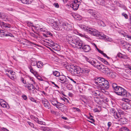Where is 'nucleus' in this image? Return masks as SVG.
<instances>
[{
  "label": "nucleus",
  "mask_w": 131,
  "mask_h": 131,
  "mask_svg": "<svg viewBox=\"0 0 131 131\" xmlns=\"http://www.w3.org/2000/svg\"><path fill=\"white\" fill-rule=\"evenodd\" d=\"M80 27L87 31L90 34L98 37L101 39H104L105 35L102 33L99 32L97 30L93 28H90L82 24L79 25Z\"/></svg>",
  "instance_id": "obj_1"
},
{
  "label": "nucleus",
  "mask_w": 131,
  "mask_h": 131,
  "mask_svg": "<svg viewBox=\"0 0 131 131\" xmlns=\"http://www.w3.org/2000/svg\"><path fill=\"white\" fill-rule=\"evenodd\" d=\"M67 41L74 48L78 49H81L82 45V42L79 38L75 36H67Z\"/></svg>",
  "instance_id": "obj_2"
},
{
  "label": "nucleus",
  "mask_w": 131,
  "mask_h": 131,
  "mask_svg": "<svg viewBox=\"0 0 131 131\" xmlns=\"http://www.w3.org/2000/svg\"><path fill=\"white\" fill-rule=\"evenodd\" d=\"M88 59L87 61L91 63L94 67L97 68L98 70L101 71L103 72H106L109 71V68L107 67L102 64L100 62L97 60H90Z\"/></svg>",
  "instance_id": "obj_3"
},
{
  "label": "nucleus",
  "mask_w": 131,
  "mask_h": 131,
  "mask_svg": "<svg viewBox=\"0 0 131 131\" xmlns=\"http://www.w3.org/2000/svg\"><path fill=\"white\" fill-rule=\"evenodd\" d=\"M57 28L58 30L63 31L64 30H66L67 31H69L72 29V27L71 24L67 23H63L61 25H57Z\"/></svg>",
  "instance_id": "obj_4"
},
{
  "label": "nucleus",
  "mask_w": 131,
  "mask_h": 131,
  "mask_svg": "<svg viewBox=\"0 0 131 131\" xmlns=\"http://www.w3.org/2000/svg\"><path fill=\"white\" fill-rule=\"evenodd\" d=\"M81 69L80 67L73 65H70L69 70L70 72L73 75L79 74L81 73Z\"/></svg>",
  "instance_id": "obj_5"
},
{
  "label": "nucleus",
  "mask_w": 131,
  "mask_h": 131,
  "mask_svg": "<svg viewBox=\"0 0 131 131\" xmlns=\"http://www.w3.org/2000/svg\"><path fill=\"white\" fill-rule=\"evenodd\" d=\"M71 2V7L74 10H77L80 4V2L78 1V0H72Z\"/></svg>",
  "instance_id": "obj_6"
},
{
  "label": "nucleus",
  "mask_w": 131,
  "mask_h": 131,
  "mask_svg": "<svg viewBox=\"0 0 131 131\" xmlns=\"http://www.w3.org/2000/svg\"><path fill=\"white\" fill-rule=\"evenodd\" d=\"M89 13L92 15L94 19H97L100 16V14L98 12L93 10H90L89 11Z\"/></svg>",
  "instance_id": "obj_7"
},
{
  "label": "nucleus",
  "mask_w": 131,
  "mask_h": 131,
  "mask_svg": "<svg viewBox=\"0 0 131 131\" xmlns=\"http://www.w3.org/2000/svg\"><path fill=\"white\" fill-rule=\"evenodd\" d=\"M104 79L102 77H96L94 78V82L95 84L97 85H98L99 86H101L102 83L104 81Z\"/></svg>",
  "instance_id": "obj_8"
},
{
  "label": "nucleus",
  "mask_w": 131,
  "mask_h": 131,
  "mask_svg": "<svg viewBox=\"0 0 131 131\" xmlns=\"http://www.w3.org/2000/svg\"><path fill=\"white\" fill-rule=\"evenodd\" d=\"M102 83L101 86H100L104 90H107L109 87V82L107 80L104 79Z\"/></svg>",
  "instance_id": "obj_9"
},
{
  "label": "nucleus",
  "mask_w": 131,
  "mask_h": 131,
  "mask_svg": "<svg viewBox=\"0 0 131 131\" xmlns=\"http://www.w3.org/2000/svg\"><path fill=\"white\" fill-rule=\"evenodd\" d=\"M48 40V41L47 42V43H48L47 45L51 47L54 50H57L56 49L57 45L54 43L51 40Z\"/></svg>",
  "instance_id": "obj_10"
},
{
  "label": "nucleus",
  "mask_w": 131,
  "mask_h": 131,
  "mask_svg": "<svg viewBox=\"0 0 131 131\" xmlns=\"http://www.w3.org/2000/svg\"><path fill=\"white\" fill-rule=\"evenodd\" d=\"M58 79L60 80L59 81L62 84H64L65 83H67L68 80L66 77L64 75H60L58 77Z\"/></svg>",
  "instance_id": "obj_11"
},
{
  "label": "nucleus",
  "mask_w": 131,
  "mask_h": 131,
  "mask_svg": "<svg viewBox=\"0 0 131 131\" xmlns=\"http://www.w3.org/2000/svg\"><path fill=\"white\" fill-rule=\"evenodd\" d=\"M109 70L108 71L106 72H103L104 73H107L108 76L111 78L114 79L116 76V74L115 72L112 71L109 68Z\"/></svg>",
  "instance_id": "obj_12"
},
{
  "label": "nucleus",
  "mask_w": 131,
  "mask_h": 131,
  "mask_svg": "<svg viewBox=\"0 0 131 131\" xmlns=\"http://www.w3.org/2000/svg\"><path fill=\"white\" fill-rule=\"evenodd\" d=\"M121 108L123 110H128L131 108V104L128 103H124L121 105Z\"/></svg>",
  "instance_id": "obj_13"
},
{
  "label": "nucleus",
  "mask_w": 131,
  "mask_h": 131,
  "mask_svg": "<svg viewBox=\"0 0 131 131\" xmlns=\"http://www.w3.org/2000/svg\"><path fill=\"white\" fill-rule=\"evenodd\" d=\"M42 103L44 106L46 108L49 109L50 107V105L48 101L45 99L42 100Z\"/></svg>",
  "instance_id": "obj_14"
},
{
  "label": "nucleus",
  "mask_w": 131,
  "mask_h": 131,
  "mask_svg": "<svg viewBox=\"0 0 131 131\" xmlns=\"http://www.w3.org/2000/svg\"><path fill=\"white\" fill-rule=\"evenodd\" d=\"M81 48L85 52H88L91 49L90 46L86 45H83L82 43Z\"/></svg>",
  "instance_id": "obj_15"
},
{
  "label": "nucleus",
  "mask_w": 131,
  "mask_h": 131,
  "mask_svg": "<svg viewBox=\"0 0 131 131\" xmlns=\"http://www.w3.org/2000/svg\"><path fill=\"white\" fill-rule=\"evenodd\" d=\"M90 69L86 67L82 68L81 69V73L88 75L90 71Z\"/></svg>",
  "instance_id": "obj_16"
},
{
  "label": "nucleus",
  "mask_w": 131,
  "mask_h": 131,
  "mask_svg": "<svg viewBox=\"0 0 131 131\" xmlns=\"http://www.w3.org/2000/svg\"><path fill=\"white\" fill-rule=\"evenodd\" d=\"M118 121L120 122L121 124H125L127 123L128 120L125 117H123L119 118Z\"/></svg>",
  "instance_id": "obj_17"
},
{
  "label": "nucleus",
  "mask_w": 131,
  "mask_h": 131,
  "mask_svg": "<svg viewBox=\"0 0 131 131\" xmlns=\"http://www.w3.org/2000/svg\"><path fill=\"white\" fill-rule=\"evenodd\" d=\"M61 105L59 106L57 108L62 111H66L67 106L63 104H62Z\"/></svg>",
  "instance_id": "obj_18"
},
{
  "label": "nucleus",
  "mask_w": 131,
  "mask_h": 131,
  "mask_svg": "<svg viewBox=\"0 0 131 131\" xmlns=\"http://www.w3.org/2000/svg\"><path fill=\"white\" fill-rule=\"evenodd\" d=\"M25 87L27 88L28 89L30 90H32L33 89H36L37 90H38L36 88H34V85L32 84H27L25 86Z\"/></svg>",
  "instance_id": "obj_19"
},
{
  "label": "nucleus",
  "mask_w": 131,
  "mask_h": 131,
  "mask_svg": "<svg viewBox=\"0 0 131 131\" xmlns=\"http://www.w3.org/2000/svg\"><path fill=\"white\" fill-rule=\"evenodd\" d=\"M128 94V93L127 92V91L123 88V90H122V91H121L120 94H119V95L122 96L127 97Z\"/></svg>",
  "instance_id": "obj_20"
},
{
  "label": "nucleus",
  "mask_w": 131,
  "mask_h": 131,
  "mask_svg": "<svg viewBox=\"0 0 131 131\" xmlns=\"http://www.w3.org/2000/svg\"><path fill=\"white\" fill-rule=\"evenodd\" d=\"M34 120L38 123L41 125H43V123H45V122H43L42 121H39L38 118L37 117L34 116Z\"/></svg>",
  "instance_id": "obj_21"
},
{
  "label": "nucleus",
  "mask_w": 131,
  "mask_h": 131,
  "mask_svg": "<svg viewBox=\"0 0 131 131\" xmlns=\"http://www.w3.org/2000/svg\"><path fill=\"white\" fill-rule=\"evenodd\" d=\"M11 27V25L10 24L7 23H5L3 24L2 27L4 29H6L7 28H10Z\"/></svg>",
  "instance_id": "obj_22"
},
{
  "label": "nucleus",
  "mask_w": 131,
  "mask_h": 131,
  "mask_svg": "<svg viewBox=\"0 0 131 131\" xmlns=\"http://www.w3.org/2000/svg\"><path fill=\"white\" fill-rule=\"evenodd\" d=\"M122 90H123V88H122L121 86H119V87L116 91L115 92L117 94L119 95V94H120V92H121V91H122Z\"/></svg>",
  "instance_id": "obj_23"
},
{
  "label": "nucleus",
  "mask_w": 131,
  "mask_h": 131,
  "mask_svg": "<svg viewBox=\"0 0 131 131\" xmlns=\"http://www.w3.org/2000/svg\"><path fill=\"white\" fill-rule=\"evenodd\" d=\"M28 68L30 70V72L34 75L36 74L37 72L34 70L31 66H29L28 67Z\"/></svg>",
  "instance_id": "obj_24"
},
{
  "label": "nucleus",
  "mask_w": 131,
  "mask_h": 131,
  "mask_svg": "<svg viewBox=\"0 0 131 131\" xmlns=\"http://www.w3.org/2000/svg\"><path fill=\"white\" fill-rule=\"evenodd\" d=\"M31 65L32 66H35L37 65V62L35 59H33L31 60Z\"/></svg>",
  "instance_id": "obj_25"
},
{
  "label": "nucleus",
  "mask_w": 131,
  "mask_h": 131,
  "mask_svg": "<svg viewBox=\"0 0 131 131\" xmlns=\"http://www.w3.org/2000/svg\"><path fill=\"white\" fill-rule=\"evenodd\" d=\"M43 65V64L42 62L39 61L37 62V66L38 68H42Z\"/></svg>",
  "instance_id": "obj_26"
},
{
  "label": "nucleus",
  "mask_w": 131,
  "mask_h": 131,
  "mask_svg": "<svg viewBox=\"0 0 131 131\" xmlns=\"http://www.w3.org/2000/svg\"><path fill=\"white\" fill-rule=\"evenodd\" d=\"M115 118L116 119H117L119 118H121V115L120 114V112H118V113H116L114 114Z\"/></svg>",
  "instance_id": "obj_27"
},
{
  "label": "nucleus",
  "mask_w": 131,
  "mask_h": 131,
  "mask_svg": "<svg viewBox=\"0 0 131 131\" xmlns=\"http://www.w3.org/2000/svg\"><path fill=\"white\" fill-rule=\"evenodd\" d=\"M99 4L102 5H104L105 4V2L104 0H97Z\"/></svg>",
  "instance_id": "obj_28"
},
{
  "label": "nucleus",
  "mask_w": 131,
  "mask_h": 131,
  "mask_svg": "<svg viewBox=\"0 0 131 131\" xmlns=\"http://www.w3.org/2000/svg\"><path fill=\"white\" fill-rule=\"evenodd\" d=\"M94 100L96 103L98 104L101 101L100 98L98 97H94Z\"/></svg>",
  "instance_id": "obj_29"
},
{
  "label": "nucleus",
  "mask_w": 131,
  "mask_h": 131,
  "mask_svg": "<svg viewBox=\"0 0 131 131\" xmlns=\"http://www.w3.org/2000/svg\"><path fill=\"white\" fill-rule=\"evenodd\" d=\"M40 128L42 130L44 131H48L50 130L48 128L46 127H41Z\"/></svg>",
  "instance_id": "obj_30"
},
{
  "label": "nucleus",
  "mask_w": 131,
  "mask_h": 131,
  "mask_svg": "<svg viewBox=\"0 0 131 131\" xmlns=\"http://www.w3.org/2000/svg\"><path fill=\"white\" fill-rule=\"evenodd\" d=\"M53 74L56 77H59L60 75V73L57 71H54L53 72Z\"/></svg>",
  "instance_id": "obj_31"
},
{
  "label": "nucleus",
  "mask_w": 131,
  "mask_h": 131,
  "mask_svg": "<svg viewBox=\"0 0 131 131\" xmlns=\"http://www.w3.org/2000/svg\"><path fill=\"white\" fill-rule=\"evenodd\" d=\"M2 31L1 33V35L3 36H10L9 34H5V33L3 32V30H1Z\"/></svg>",
  "instance_id": "obj_32"
},
{
  "label": "nucleus",
  "mask_w": 131,
  "mask_h": 131,
  "mask_svg": "<svg viewBox=\"0 0 131 131\" xmlns=\"http://www.w3.org/2000/svg\"><path fill=\"white\" fill-rule=\"evenodd\" d=\"M67 89L69 90H71L72 89L73 86L71 84H68L67 86Z\"/></svg>",
  "instance_id": "obj_33"
},
{
  "label": "nucleus",
  "mask_w": 131,
  "mask_h": 131,
  "mask_svg": "<svg viewBox=\"0 0 131 131\" xmlns=\"http://www.w3.org/2000/svg\"><path fill=\"white\" fill-rule=\"evenodd\" d=\"M104 39L106 40L107 41H111V39L109 38L108 36H105Z\"/></svg>",
  "instance_id": "obj_34"
},
{
  "label": "nucleus",
  "mask_w": 131,
  "mask_h": 131,
  "mask_svg": "<svg viewBox=\"0 0 131 131\" xmlns=\"http://www.w3.org/2000/svg\"><path fill=\"white\" fill-rule=\"evenodd\" d=\"M117 56L120 58H123L124 57L123 56V54L120 53H118L117 55Z\"/></svg>",
  "instance_id": "obj_35"
},
{
  "label": "nucleus",
  "mask_w": 131,
  "mask_h": 131,
  "mask_svg": "<svg viewBox=\"0 0 131 131\" xmlns=\"http://www.w3.org/2000/svg\"><path fill=\"white\" fill-rule=\"evenodd\" d=\"M122 15L124 16L126 19H127L128 18V15L125 13H123L122 14Z\"/></svg>",
  "instance_id": "obj_36"
},
{
  "label": "nucleus",
  "mask_w": 131,
  "mask_h": 131,
  "mask_svg": "<svg viewBox=\"0 0 131 131\" xmlns=\"http://www.w3.org/2000/svg\"><path fill=\"white\" fill-rule=\"evenodd\" d=\"M27 123L30 126H31L33 128H34V124L31 123V122L28 121L27 122Z\"/></svg>",
  "instance_id": "obj_37"
},
{
  "label": "nucleus",
  "mask_w": 131,
  "mask_h": 131,
  "mask_svg": "<svg viewBox=\"0 0 131 131\" xmlns=\"http://www.w3.org/2000/svg\"><path fill=\"white\" fill-rule=\"evenodd\" d=\"M124 36L126 38H127L128 40H131V36L129 35H124Z\"/></svg>",
  "instance_id": "obj_38"
},
{
  "label": "nucleus",
  "mask_w": 131,
  "mask_h": 131,
  "mask_svg": "<svg viewBox=\"0 0 131 131\" xmlns=\"http://www.w3.org/2000/svg\"><path fill=\"white\" fill-rule=\"evenodd\" d=\"M27 23L28 25H29L31 26H33V23L30 22H29L28 21H27Z\"/></svg>",
  "instance_id": "obj_39"
},
{
  "label": "nucleus",
  "mask_w": 131,
  "mask_h": 131,
  "mask_svg": "<svg viewBox=\"0 0 131 131\" xmlns=\"http://www.w3.org/2000/svg\"><path fill=\"white\" fill-rule=\"evenodd\" d=\"M125 72L127 74L130 75L131 74V71L128 69H127L125 70Z\"/></svg>",
  "instance_id": "obj_40"
},
{
  "label": "nucleus",
  "mask_w": 131,
  "mask_h": 131,
  "mask_svg": "<svg viewBox=\"0 0 131 131\" xmlns=\"http://www.w3.org/2000/svg\"><path fill=\"white\" fill-rule=\"evenodd\" d=\"M100 23L102 26L103 27H105L106 26V25L102 21H101L100 22Z\"/></svg>",
  "instance_id": "obj_41"
},
{
  "label": "nucleus",
  "mask_w": 131,
  "mask_h": 131,
  "mask_svg": "<svg viewBox=\"0 0 131 131\" xmlns=\"http://www.w3.org/2000/svg\"><path fill=\"white\" fill-rule=\"evenodd\" d=\"M126 42L124 41L123 40H122L120 41V44L122 46H124Z\"/></svg>",
  "instance_id": "obj_42"
},
{
  "label": "nucleus",
  "mask_w": 131,
  "mask_h": 131,
  "mask_svg": "<svg viewBox=\"0 0 131 131\" xmlns=\"http://www.w3.org/2000/svg\"><path fill=\"white\" fill-rule=\"evenodd\" d=\"M123 100L126 102V103H129L130 100L127 99H123Z\"/></svg>",
  "instance_id": "obj_43"
},
{
  "label": "nucleus",
  "mask_w": 131,
  "mask_h": 131,
  "mask_svg": "<svg viewBox=\"0 0 131 131\" xmlns=\"http://www.w3.org/2000/svg\"><path fill=\"white\" fill-rule=\"evenodd\" d=\"M53 5L56 8H58L59 7V5L57 3H55Z\"/></svg>",
  "instance_id": "obj_44"
},
{
  "label": "nucleus",
  "mask_w": 131,
  "mask_h": 131,
  "mask_svg": "<svg viewBox=\"0 0 131 131\" xmlns=\"http://www.w3.org/2000/svg\"><path fill=\"white\" fill-rule=\"evenodd\" d=\"M111 83L112 84V86L113 88L114 87H115L116 86H117V84L115 83H112L111 82Z\"/></svg>",
  "instance_id": "obj_45"
},
{
  "label": "nucleus",
  "mask_w": 131,
  "mask_h": 131,
  "mask_svg": "<svg viewBox=\"0 0 131 131\" xmlns=\"http://www.w3.org/2000/svg\"><path fill=\"white\" fill-rule=\"evenodd\" d=\"M46 33L47 35H49L52 36H53V34L49 31H46Z\"/></svg>",
  "instance_id": "obj_46"
},
{
  "label": "nucleus",
  "mask_w": 131,
  "mask_h": 131,
  "mask_svg": "<svg viewBox=\"0 0 131 131\" xmlns=\"http://www.w3.org/2000/svg\"><path fill=\"white\" fill-rule=\"evenodd\" d=\"M112 125V123L111 122H108L107 123V126L108 127L107 128V129H109L110 127Z\"/></svg>",
  "instance_id": "obj_47"
},
{
  "label": "nucleus",
  "mask_w": 131,
  "mask_h": 131,
  "mask_svg": "<svg viewBox=\"0 0 131 131\" xmlns=\"http://www.w3.org/2000/svg\"><path fill=\"white\" fill-rule=\"evenodd\" d=\"M119 86H118V85H117V86H116L115 87H114L113 88L114 92H115L116 91L117 89L119 88Z\"/></svg>",
  "instance_id": "obj_48"
},
{
  "label": "nucleus",
  "mask_w": 131,
  "mask_h": 131,
  "mask_svg": "<svg viewBox=\"0 0 131 131\" xmlns=\"http://www.w3.org/2000/svg\"><path fill=\"white\" fill-rule=\"evenodd\" d=\"M30 100H31L32 102H36V101L32 97H30L29 98Z\"/></svg>",
  "instance_id": "obj_49"
},
{
  "label": "nucleus",
  "mask_w": 131,
  "mask_h": 131,
  "mask_svg": "<svg viewBox=\"0 0 131 131\" xmlns=\"http://www.w3.org/2000/svg\"><path fill=\"white\" fill-rule=\"evenodd\" d=\"M21 81L23 83L25 84L26 83V81L25 80V79L21 77Z\"/></svg>",
  "instance_id": "obj_50"
},
{
  "label": "nucleus",
  "mask_w": 131,
  "mask_h": 131,
  "mask_svg": "<svg viewBox=\"0 0 131 131\" xmlns=\"http://www.w3.org/2000/svg\"><path fill=\"white\" fill-rule=\"evenodd\" d=\"M22 97L25 100H26L27 99V96L25 95H22Z\"/></svg>",
  "instance_id": "obj_51"
},
{
  "label": "nucleus",
  "mask_w": 131,
  "mask_h": 131,
  "mask_svg": "<svg viewBox=\"0 0 131 131\" xmlns=\"http://www.w3.org/2000/svg\"><path fill=\"white\" fill-rule=\"evenodd\" d=\"M128 43L127 42H126L125 43V44H124V46H123L124 47V48H125L127 49Z\"/></svg>",
  "instance_id": "obj_52"
},
{
  "label": "nucleus",
  "mask_w": 131,
  "mask_h": 131,
  "mask_svg": "<svg viewBox=\"0 0 131 131\" xmlns=\"http://www.w3.org/2000/svg\"><path fill=\"white\" fill-rule=\"evenodd\" d=\"M110 112L111 113H114L115 112V110L114 108H112L110 110Z\"/></svg>",
  "instance_id": "obj_53"
},
{
  "label": "nucleus",
  "mask_w": 131,
  "mask_h": 131,
  "mask_svg": "<svg viewBox=\"0 0 131 131\" xmlns=\"http://www.w3.org/2000/svg\"><path fill=\"white\" fill-rule=\"evenodd\" d=\"M71 1L70 2V3L69 4H67L66 5V6L67 7H68V8H69V7H71Z\"/></svg>",
  "instance_id": "obj_54"
},
{
  "label": "nucleus",
  "mask_w": 131,
  "mask_h": 131,
  "mask_svg": "<svg viewBox=\"0 0 131 131\" xmlns=\"http://www.w3.org/2000/svg\"><path fill=\"white\" fill-rule=\"evenodd\" d=\"M93 111L94 112H98L99 113L100 112L98 110V109L97 108H95L93 110Z\"/></svg>",
  "instance_id": "obj_55"
},
{
  "label": "nucleus",
  "mask_w": 131,
  "mask_h": 131,
  "mask_svg": "<svg viewBox=\"0 0 131 131\" xmlns=\"http://www.w3.org/2000/svg\"><path fill=\"white\" fill-rule=\"evenodd\" d=\"M93 94L95 96H99L101 95V94L100 93H97L95 92H94Z\"/></svg>",
  "instance_id": "obj_56"
},
{
  "label": "nucleus",
  "mask_w": 131,
  "mask_h": 131,
  "mask_svg": "<svg viewBox=\"0 0 131 131\" xmlns=\"http://www.w3.org/2000/svg\"><path fill=\"white\" fill-rule=\"evenodd\" d=\"M99 97L100 99H101L103 100L104 99V96L102 95V94H101L100 95H99ZM102 100L103 101V100Z\"/></svg>",
  "instance_id": "obj_57"
},
{
  "label": "nucleus",
  "mask_w": 131,
  "mask_h": 131,
  "mask_svg": "<svg viewBox=\"0 0 131 131\" xmlns=\"http://www.w3.org/2000/svg\"><path fill=\"white\" fill-rule=\"evenodd\" d=\"M56 103H57V105L56 106V107H57L59 106H60L61 105V104H62V103H60L59 102L57 101H56Z\"/></svg>",
  "instance_id": "obj_58"
},
{
  "label": "nucleus",
  "mask_w": 131,
  "mask_h": 131,
  "mask_svg": "<svg viewBox=\"0 0 131 131\" xmlns=\"http://www.w3.org/2000/svg\"><path fill=\"white\" fill-rule=\"evenodd\" d=\"M51 103L52 105H53L54 106H55L56 107V106L57 105V103H55L54 101H51Z\"/></svg>",
  "instance_id": "obj_59"
},
{
  "label": "nucleus",
  "mask_w": 131,
  "mask_h": 131,
  "mask_svg": "<svg viewBox=\"0 0 131 131\" xmlns=\"http://www.w3.org/2000/svg\"><path fill=\"white\" fill-rule=\"evenodd\" d=\"M51 82V83L52 84H53L54 85V86L55 87H57L58 88H59V87L56 84H55V83H54V82Z\"/></svg>",
  "instance_id": "obj_60"
},
{
  "label": "nucleus",
  "mask_w": 131,
  "mask_h": 131,
  "mask_svg": "<svg viewBox=\"0 0 131 131\" xmlns=\"http://www.w3.org/2000/svg\"><path fill=\"white\" fill-rule=\"evenodd\" d=\"M67 77L69 79L71 80L72 81L74 82V83H76V82L72 78H71L70 77L67 76Z\"/></svg>",
  "instance_id": "obj_61"
},
{
  "label": "nucleus",
  "mask_w": 131,
  "mask_h": 131,
  "mask_svg": "<svg viewBox=\"0 0 131 131\" xmlns=\"http://www.w3.org/2000/svg\"><path fill=\"white\" fill-rule=\"evenodd\" d=\"M61 118L62 119L65 120H68V119L67 118L64 116L61 117Z\"/></svg>",
  "instance_id": "obj_62"
},
{
  "label": "nucleus",
  "mask_w": 131,
  "mask_h": 131,
  "mask_svg": "<svg viewBox=\"0 0 131 131\" xmlns=\"http://www.w3.org/2000/svg\"><path fill=\"white\" fill-rule=\"evenodd\" d=\"M2 107H7V105L5 103L2 104H1Z\"/></svg>",
  "instance_id": "obj_63"
},
{
  "label": "nucleus",
  "mask_w": 131,
  "mask_h": 131,
  "mask_svg": "<svg viewBox=\"0 0 131 131\" xmlns=\"http://www.w3.org/2000/svg\"><path fill=\"white\" fill-rule=\"evenodd\" d=\"M2 130L3 131H9L8 129L4 128H3Z\"/></svg>",
  "instance_id": "obj_64"
}]
</instances>
